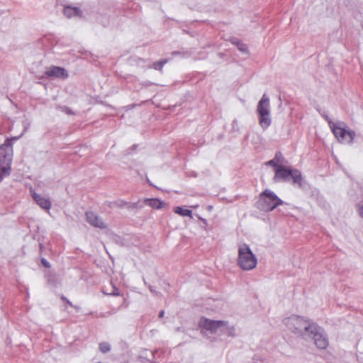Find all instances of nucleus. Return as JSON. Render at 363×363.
<instances>
[{"instance_id": "f257e3e1", "label": "nucleus", "mask_w": 363, "mask_h": 363, "mask_svg": "<svg viewBox=\"0 0 363 363\" xmlns=\"http://www.w3.org/2000/svg\"><path fill=\"white\" fill-rule=\"evenodd\" d=\"M329 127L340 143L351 144L355 137V133L342 121H329Z\"/></svg>"}, {"instance_id": "f03ea898", "label": "nucleus", "mask_w": 363, "mask_h": 363, "mask_svg": "<svg viewBox=\"0 0 363 363\" xmlns=\"http://www.w3.org/2000/svg\"><path fill=\"white\" fill-rule=\"evenodd\" d=\"M13 139H16V138H13ZM12 140L13 138H7L4 143L0 146V181L4 176L10 174L13 157Z\"/></svg>"}, {"instance_id": "7ed1b4c3", "label": "nucleus", "mask_w": 363, "mask_h": 363, "mask_svg": "<svg viewBox=\"0 0 363 363\" xmlns=\"http://www.w3.org/2000/svg\"><path fill=\"white\" fill-rule=\"evenodd\" d=\"M257 260L255 255L246 244L238 247V265L243 270H251L256 267Z\"/></svg>"}, {"instance_id": "20e7f679", "label": "nucleus", "mask_w": 363, "mask_h": 363, "mask_svg": "<svg viewBox=\"0 0 363 363\" xmlns=\"http://www.w3.org/2000/svg\"><path fill=\"white\" fill-rule=\"evenodd\" d=\"M258 203L261 210L271 211L283 202L274 192L267 189L259 194Z\"/></svg>"}, {"instance_id": "39448f33", "label": "nucleus", "mask_w": 363, "mask_h": 363, "mask_svg": "<svg viewBox=\"0 0 363 363\" xmlns=\"http://www.w3.org/2000/svg\"><path fill=\"white\" fill-rule=\"evenodd\" d=\"M286 324L294 327V330L301 333L302 335H306L307 333H313L317 329L315 324L308 323L300 317L289 318Z\"/></svg>"}, {"instance_id": "423d86ee", "label": "nucleus", "mask_w": 363, "mask_h": 363, "mask_svg": "<svg viewBox=\"0 0 363 363\" xmlns=\"http://www.w3.org/2000/svg\"><path fill=\"white\" fill-rule=\"evenodd\" d=\"M269 107V99L266 94H263L257 106V112L259 116V124L264 129L267 128L271 123Z\"/></svg>"}, {"instance_id": "0eeeda50", "label": "nucleus", "mask_w": 363, "mask_h": 363, "mask_svg": "<svg viewBox=\"0 0 363 363\" xmlns=\"http://www.w3.org/2000/svg\"><path fill=\"white\" fill-rule=\"evenodd\" d=\"M289 177L293 178L294 183H299L301 181V173L296 169L293 170L289 167L283 166L282 164L275 169V181L280 179H286Z\"/></svg>"}, {"instance_id": "6e6552de", "label": "nucleus", "mask_w": 363, "mask_h": 363, "mask_svg": "<svg viewBox=\"0 0 363 363\" xmlns=\"http://www.w3.org/2000/svg\"><path fill=\"white\" fill-rule=\"evenodd\" d=\"M201 328L209 330L212 333H216L219 329L226 327L227 323L222 320H212L206 318H201L199 322Z\"/></svg>"}, {"instance_id": "1a4fd4ad", "label": "nucleus", "mask_w": 363, "mask_h": 363, "mask_svg": "<svg viewBox=\"0 0 363 363\" xmlns=\"http://www.w3.org/2000/svg\"><path fill=\"white\" fill-rule=\"evenodd\" d=\"M86 216L87 222L92 226L101 229L106 228V224L95 213L92 211L86 212Z\"/></svg>"}, {"instance_id": "9d476101", "label": "nucleus", "mask_w": 363, "mask_h": 363, "mask_svg": "<svg viewBox=\"0 0 363 363\" xmlns=\"http://www.w3.org/2000/svg\"><path fill=\"white\" fill-rule=\"evenodd\" d=\"M318 329L319 328L317 327L316 330H315L313 333H310V335H313L315 344L318 348L325 349L328 345V341L322 333L318 332Z\"/></svg>"}, {"instance_id": "9b49d317", "label": "nucleus", "mask_w": 363, "mask_h": 363, "mask_svg": "<svg viewBox=\"0 0 363 363\" xmlns=\"http://www.w3.org/2000/svg\"><path fill=\"white\" fill-rule=\"evenodd\" d=\"M31 195L35 201L43 209L49 211L51 208L50 201L43 196V195L38 194L35 192H32Z\"/></svg>"}, {"instance_id": "f8f14e48", "label": "nucleus", "mask_w": 363, "mask_h": 363, "mask_svg": "<svg viewBox=\"0 0 363 363\" xmlns=\"http://www.w3.org/2000/svg\"><path fill=\"white\" fill-rule=\"evenodd\" d=\"M45 73L50 77H56L62 79L67 77V73L65 69L60 67H51L48 69Z\"/></svg>"}, {"instance_id": "ddd939ff", "label": "nucleus", "mask_w": 363, "mask_h": 363, "mask_svg": "<svg viewBox=\"0 0 363 363\" xmlns=\"http://www.w3.org/2000/svg\"><path fill=\"white\" fill-rule=\"evenodd\" d=\"M143 202L145 205L150 206L153 209H162L167 206L164 202L156 198L145 199Z\"/></svg>"}, {"instance_id": "4468645a", "label": "nucleus", "mask_w": 363, "mask_h": 363, "mask_svg": "<svg viewBox=\"0 0 363 363\" xmlns=\"http://www.w3.org/2000/svg\"><path fill=\"white\" fill-rule=\"evenodd\" d=\"M79 13L80 11L76 7L67 6L64 9V14L68 18L79 16Z\"/></svg>"}, {"instance_id": "2eb2a0df", "label": "nucleus", "mask_w": 363, "mask_h": 363, "mask_svg": "<svg viewBox=\"0 0 363 363\" xmlns=\"http://www.w3.org/2000/svg\"><path fill=\"white\" fill-rule=\"evenodd\" d=\"M174 211L175 213L179 214L180 216L192 218V211L191 210L184 209L180 206H177L174 208Z\"/></svg>"}, {"instance_id": "dca6fc26", "label": "nucleus", "mask_w": 363, "mask_h": 363, "mask_svg": "<svg viewBox=\"0 0 363 363\" xmlns=\"http://www.w3.org/2000/svg\"><path fill=\"white\" fill-rule=\"evenodd\" d=\"M99 350L102 353H106L111 350V347L108 342H101L99 344Z\"/></svg>"}, {"instance_id": "f3484780", "label": "nucleus", "mask_w": 363, "mask_h": 363, "mask_svg": "<svg viewBox=\"0 0 363 363\" xmlns=\"http://www.w3.org/2000/svg\"><path fill=\"white\" fill-rule=\"evenodd\" d=\"M278 162L279 161L277 160V155H276V157L274 159L271 160L269 162H267V164L272 166L276 169L278 168V167H280L281 165V164H279Z\"/></svg>"}, {"instance_id": "a211bd4d", "label": "nucleus", "mask_w": 363, "mask_h": 363, "mask_svg": "<svg viewBox=\"0 0 363 363\" xmlns=\"http://www.w3.org/2000/svg\"><path fill=\"white\" fill-rule=\"evenodd\" d=\"M167 60H161V61H159V62H155L154 63V68L156 69H162V68L163 67L165 63H167Z\"/></svg>"}, {"instance_id": "6ab92c4d", "label": "nucleus", "mask_w": 363, "mask_h": 363, "mask_svg": "<svg viewBox=\"0 0 363 363\" xmlns=\"http://www.w3.org/2000/svg\"><path fill=\"white\" fill-rule=\"evenodd\" d=\"M359 214L363 218V200L362 202L359 203L357 206Z\"/></svg>"}, {"instance_id": "aec40b11", "label": "nucleus", "mask_w": 363, "mask_h": 363, "mask_svg": "<svg viewBox=\"0 0 363 363\" xmlns=\"http://www.w3.org/2000/svg\"><path fill=\"white\" fill-rule=\"evenodd\" d=\"M115 204L118 207L129 206L128 203L125 202L123 201H119L118 202L115 203Z\"/></svg>"}, {"instance_id": "412c9836", "label": "nucleus", "mask_w": 363, "mask_h": 363, "mask_svg": "<svg viewBox=\"0 0 363 363\" xmlns=\"http://www.w3.org/2000/svg\"><path fill=\"white\" fill-rule=\"evenodd\" d=\"M41 262H42L43 265L46 268H49L50 267V264H49V262L44 258L42 259Z\"/></svg>"}, {"instance_id": "4be33fe9", "label": "nucleus", "mask_w": 363, "mask_h": 363, "mask_svg": "<svg viewBox=\"0 0 363 363\" xmlns=\"http://www.w3.org/2000/svg\"><path fill=\"white\" fill-rule=\"evenodd\" d=\"M325 119L326 120V121L328 122V124H329V121H332L328 116H325Z\"/></svg>"}, {"instance_id": "5701e85b", "label": "nucleus", "mask_w": 363, "mask_h": 363, "mask_svg": "<svg viewBox=\"0 0 363 363\" xmlns=\"http://www.w3.org/2000/svg\"><path fill=\"white\" fill-rule=\"evenodd\" d=\"M164 313V312L163 311H160V314H159V316H160V318L163 317Z\"/></svg>"}]
</instances>
